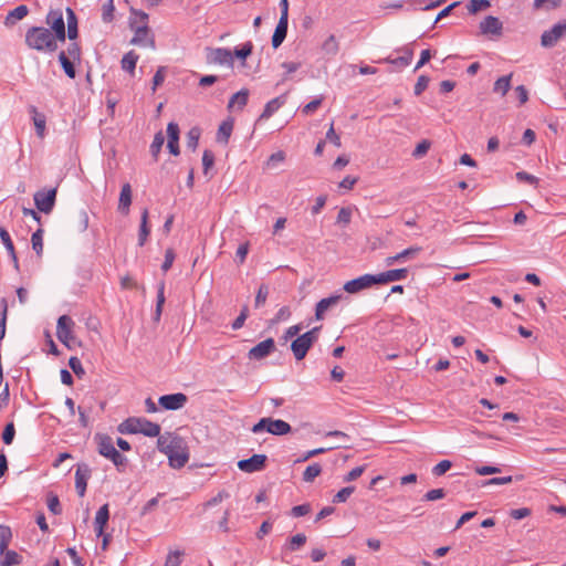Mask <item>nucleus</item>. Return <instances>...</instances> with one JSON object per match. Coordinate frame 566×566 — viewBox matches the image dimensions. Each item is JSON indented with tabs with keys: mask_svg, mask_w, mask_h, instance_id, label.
<instances>
[{
	"mask_svg": "<svg viewBox=\"0 0 566 566\" xmlns=\"http://www.w3.org/2000/svg\"><path fill=\"white\" fill-rule=\"evenodd\" d=\"M60 40L44 27H30L25 31L24 43L28 49L40 53H53L57 50Z\"/></svg>",
	"mask_w": 566,
	"mask_h": 566,
	"instance_id": "1",
	"label": "nucleus"
},
{
	"mask_svg": "<svg viewBox=\"0 0 566 566\" xmlns=\"http://www.w3.org/2000/svg\"><path fill=\"white\" fill-rule=\"evenodd\" d=\"M130 13L134 18L129 19V28L134 31V36L130 40V44L147 46L154 50L156 48L155 38L148 28V14L144 11H138L134 8L130 9Z\"/></svg>",
	"mask_w": 566,
	"mask_h": 566,
	"instance_id": "2",
	"label": "nucleus"
},
{
	"mask_svg": "<svg viewBox=\"0 0 566 566\" xmlns=\"http://www.w3.org/2000/svg\"><path fill=\"white\" fill-rule=\"evenodd\" d=\"M117 429L123 434L142 433L150 438L158 437L160 434V426L145 418H127L118 426Z\"/></svg>",
	"mask_w": 566,
	"mask_h": 566,
	"instance_id": "3",
	"label": "nucleus"
},
{
	"mask_svg": "<svg viewBox=\"0 0 566 566\" xmlns=\"http://www.w3.org/2000/svg\"><path fill=\"white\" fill-rule=\"evenodd\" d=\"M96 440L98 453L109 459L118 470L127 464V458L115 449L113 439L109 436L97 434Z\"/></svg>",
	"mask_w": 566,
	"mask_h": 566,
	"instance_id": "4",
	"label": "nucleus"
},
{
	"mask_svg": "<svg viewBox=\"0 0 566 566\" xmlns=\"http://www.w3.org/2000/svg\"><path fill=\"white\" fill-rule=\"evenodd\" d=\"M253 433H260L266 431L274 436H284L291 432L292 428L290 423L281 419L261 418L253 427Z\"/></svg>",
	"mask_w": 566,
	"mask_h": 566,
	"instance_id": "5",
	"label": "nucleus"
},
{
	"mask_svg": "<svg viewBox=\"0 0 566 566\" xmlns=\"http://www.w3.org/2000/svg\"><path fill=\"white\" fill-rule=\"evenodd\" d=\"M171 443H174V448H171V452L166 454L169 460V465L174 469H181L189 460L186 442L180 437H172Z\"/></svg>",
	"mask_w": 566,
	"mask_h": 566,
	"instance_id": "6",
	"label": "nucleus"
},
{
	"mask_svg": "<svg viewBox=\"0 0 566 566\" xmlns=\"http://www.w3.org/2000/svg\"><path fill=\"white\" fill-rule=\"evenodd\" d=\"M74 322L67 315H62L57 319L56 336L59 340L64 344L67 348L72 349L75 345L81 343L76 340L72 333V326Z\"/></svg>",
	"mask_w": 566,
	"mask_h": 566,
	"instance_id": "7",
	"label": "nucleus"
},
{
	"mask_svg": "<svg viewBox=\"0 0 566 566\" xmlns=\"http://www.w3.org/2000/svg\"><path fill=\"white\" fill-rule=\"evenodd\" d=\"M45 23L49 25L48 29L51 30V32L60 40V42L65 41V21L61 8L51 9L45 17Z\"/></svg>",
	"mask_w": 566,
	"mask_h": 566,
	"instance_id": "8",
	"label": "nucleus"
},
{
	"mask_svg": "<svg viewBox=\"0 0 566 566\" xmlns=\"http://www.w3.org/2000/svg\"><path fill=\"white\" fill-rule=\"evenodd\" d=\"M56 192V188L36 191L33 196L36 209L43 213H50L55 206Z\"/></svg>",
	"mask_w": 566,
	"mask_h": 566,
	"instance_id": "9",
	"label": "nucleus"
},
{
	"mask_svg": "<svg viewBox=\"0 0 566 566\" xmlns=\"http://www.w3.org/2000/svg\"><path fill=\"white\" fill-rule=\"evenodd\" d=\"M206 61L208 64L228 65L233 67V54L226 48H207Z\"/></svg>",
	"mask_w": 566,
	"mask_h": 566,
	"instance_id": "10",
	"label": "nucleus"
},
{
	"mask_svg": "<svg viewBox=\"0 0 566 566\" xmlns=\"http://www.w3.org/2000/svg\"><path fill=\"white\" fill-rule=\"evenodd\" d=\"M564 36H566V20L559 21L549 30L544 31L541 36V44L544 48H553Z\"/></svg>",
	"mask_w": 566,
	"mask_h": 566,
	"instance_id": "11",
	"label": "nucleus"
},
{
	"mask_svg": "<svg viewBox=\"0 0 566 566\" xmlns=\"http://www.w3.org/2000/svg\"><path fill=\"white\" fill-rule=\"evenodd\" d=\"M268 457L265 454H253L249 459H243L238 462V468L247 473L262 471L265 468Z\"/></svg>",
	"mask_w": 566,
	"mask_h": 566,
	"instance_id": "12",
	"label": "nucleus"
},
{
	"mask_svg": "<svg viewBox=\"0 0 566 566\" xmlns=\"http://www.w3.org/2000/svg\"><path fill=\"white\" fill-rule=\"evenodd\" d=\"M376 284L374 274H365L357 279L350 280L344 284V291L349 294L358 293L365 289Z\"/></svg>",
	"mask_w": 566,
	"mask_h": 566,
	"instance_id": "13",
	"label": "nucleus"
},
{
	"mask_svg": "<svg viewBox=\"0 0 566 566\" xmlns=\"http://www.w3.org/2000/svg\"><path fill=\"white\" fill-rule=\"evenodd\" d=\"M188 401V397L182 392L170 394L160 396L158 399V403L161 408L166 410H178L181 409L186 402Z\"/></svg>",
	"mask_w": 566,
	"mask_h": 566,
	"instance_id": "14",
	"label": "nucleus"
},
{
	"mask_svg": "<svg viewBox=\"0 0 566 566\" xmlns=\"http://www.w3.org/2000/svg\"><path fill=\"white\" fill-rule=\"evenodd\" d=\"M275 350V342L273 338H266L259 344H256L254 347H252L248 356L250 359L261 360L265 357H268L271 353Z\"/></svg>",
	"mask_w": 566,
	"mask_h": 566,
	"instance_id": "15",
	"label": "nucleus"
},
{
	"mask_svg": "<svg viewBox=\"0 0 566 566\" xmlns=\"http://www.w3.org/2000/svg\"><path fill=\"white\" fill-rule=\"evenodd\" d=\"M343 298V294H334L318 301L315 306V319L323 321L326 312L335 307Z\"/></svg>",
	"mask_w": 566,
	"mask_h": 566,
	"instance_id": "16",
	"label": "nucleus"
},
{
	"mask_svg": "<svg viewBox=\"0 0 566 566\" xmlns=\"http://www.w3.org/2000/svg\"><path fill=\"white\" fill-rule=\"evenodd\" d=\"M91 478V469L86 463L77 464L75 472V489L77 494L82 497L85 495L87 481Z\"/></svg>",
	"mask_w": 566,
	"mask_h": 566,
	"instance_id": "17",
	"label": "nucleus"
},
{
	"mask_svg": "<svg viewBox=\"0 0 566 566\" xmlns=\"http://www.w3.org/2000/svg\"><path fill=\"white\" fill-rule=\"evenodd\" d=\"M479 29L482 34L500 36L502 34L503 24L499 18L488 15L480 22Z\"/></svg>",
	"mask_w": 566,
	"mask_h": 566,
	"instance_id": "18",
	"label": "nucleus"
},
{
	"mask_svg": "<svg viewBox=\"0 0 566 566\" xmlns=\"http://www.w3.org/2000/svg\"><path fill=\"white\" fill-rule=\"evenodd\" d=\"M312 346L313 344L308 342V338L302 334L298 335L294 340H292L291 350L296 360H302L305 358L307 352L311 349Z\"/></svg>",
	"mask_w": 566,
	"mask_h": 566,
	"instance_id": "19",
	"label": "nucleus"
},
{
	"mask_svg": "<svg viewBox=\"0 0 566 566\" xmlns=\"http://www.w3.org/2000/svg\"><path fill=\"white\" fill-rule=\"evenodd\" d=\"M168 143L167 148L174 156L179 155V134L180 129L177 123L170 122L167 125Z\"/></svg>",
	"mask_w": 566,
	"mask_h": 566,
	"instance_id": "20",
	"label": "nucleus"
},
{
	"mask_svg": "<svg viewBox=\"0 0 566 566\" xmlns=\"http://www.w3.org/2000/svg\"><path fill=\"white\" fill-rule=\"evenodd\" d=\"M408 275V269H394L386 272L375 274L376 284H386L394 281L406 279Z\"/></svg>",
	"mask_w": 566,
	"mask_h": 566,
	"instance_id": "21",
	"label": "nucleus"
},
{
	"mask_svg": "<svg viewBox=\"0 0 566 566\" xmlns=\"http://www.w3.org/2000/svg\"><path fill=\"white\" fill-rule=\"evenodd\" d=\"M66 25L65 33L70 41H74L78 36L77 17L71 8L65 9Z\"/></svg>",
	"mask_w": 566,
	"mask_h": 566,
	"instance_id": "22",
	"label": "nucleus"
},
{
	"mask_svg": "<svg viewBox=\"0 0 566 566\" xmlns=\"http://www.w3.org/2000/svg\"><path fill=\"white\" fill-rule=\"evenodd\" d=\"M286 102V94H283L281 96H277L271 101H269L262 114L259 117V120L268 119L270 118L280 107H282Z\"/></svg>",
	"mask_w": 566,
	"mask_h": 566,
	"instance_id": "23",
	"label": "nucleus"
},
{
	"mask_svg": "<svg viewBox=\"0 0 566 566\" xmlns=\"http://www.w3.org/2000/svg\"><path fill=\"white\" fill-rule=\"evenodd\" d=\"M109 518V510L108 504L102 505L95 516L94 525L95 532L97 536H102L104 533V527L106 526Z\"/></svg>",
	"mask_w": 566,
	"mask_h": 566,
	"instance_id": "24",
	"label": "nucleus"
},
{
	"mask_svg": "<svg viewBox=\"0 0 566 566\" xmlns=\"http://www.w3.org/2000/svg\"><path fill=\"white\" fill-rule=\"evenodd\" d=\"M132 205V187L129 184H124L119 193L118 211L123 214H128Z\"/></svg>",
	"mask_w": 566,
	"mask_h": 566,
	"instance_id": "25",
	"label": "nucleus"
},
{
	"mask_svg": "<svg viewBox=\"0 0 566 566\" xmlns=\"http://www.w3.org/2000/svg\"><path fill=\"white\" fill-rule=\"evenodd\" d=\"M289 20L279 19V23L274 30L272 35V46L273 49H277L286 38L287 34Z\"/></svg>",
	"mask_w": 566,
	"mask_h": 566,
	"instance_id": "26",
	"label": "nucleus"
},
{
	"mask_svg": "<svg viewBox=\"0 0 566 566\" xmlns=\"http://www.w3.org/2000/svg\"><path fill=\"white\" fill-rule=\"evenodd\" d=\"M420 251H421L420 247H410V248L405 249L403 251L397 253L396 255L386 258L385 263H386L387 266H390V265H392L396 262H400L402 260H406V259H409V258H413Z\"/></svg>",
	"mask_w": 566,
	"mask_h": 566,
	"instance_id": "27",
	"label": "nucleus"
},
{
	"mask_svg": "<svg viewBox=\"0 0 566 566\" xmlns=\"http://www.w3.org/2000/svg\"><path fill=\"white\" fill-rule=\"evenodd\" d=\"M0 566H14L22 563V556L15 551H10L8 547L0 553Z\"/></svg>",
	"mask_w": 566,
	"mask_h": 566,
	"instance_id": "28",
	"label": "nucleus"
},
{
	"mask_svg": "<svg viewBox=\"0 0 566 566\" xmlns=\"http://www.w3.org/2000/svg\"><path fill=\"white\" fill-rule=\"evenodd\" d=\"M59 62L67 77L72 80L76 77L75 64L77 63V61H73L72 59H69V56L65 55L64 52H60Z\"/></svg>",
	"mask_w": 566,
	"mask_h": 566,
	"instance_id": "29",
	"label": "nucleus"
},
{
	"mask_svg": "<svg viewBox=\"0 0 566 566\" xmlns=\"http://www.w3.org/2000/svg\"><path fill=\"white\" fill-rule=\"evenodd\" d=\"M30 113L33 115L32 119H33V123H34V126H35L36 135L40 138H43L44 132H45V123H46L45 115L42 114V113H39L36 111L35 106H31L30 107Z\"/></svg>",
	"mask_w": 566,
	"mask_h": 566,
	"instance_id": "30",
	"label": "nucleus"
},
{
	"mask_svg": "<svg viewBox=\"0 0 566 566\" xmlns=\"http://www.w3.org/2000/svg\"><path fill=\"white\" fill-rule=\"evenodd\" d=\"M150 233V229L148 227V209H144L140 217V227L138 233V244L143 247Z\"/></svg>",
	"mask_w": 566,
	"mask_h": 566,
	"instance_id": "31",
	"label": "nucleus"
},
{
	"mask_svg": "<svg viewBox=\"0 0 566 566\" xmlns=\"http://www.w3.org/2000/svg\"><path fill=\"white\" fill-rule=\"evenodd\" d=\"M29 13V9L27 6L24 4H21V6H18L17 8H14L13 10H11L7 18H6V25H12L15 23V21L18 20H22L23 18H25Z\"/></svg>",
	"mask_w": 566,
	"mask_h": 566,
	"instance_id": "32",
	"label": "nucleus"
},
{
	"mask_svg": "<svg viewBox=\"0 0 566 566\" xmlns=\"http://www.w3.org/2000/svg\"><path fill=\"white\" fill-rule=\"evenodd\" d=\"M249 99V90L242 88L231 96L228 103V108H232L234 104H238V109L242 111Z\"/></svg>",
	"mask_w": 566,
	"mask_h": 566,
	"instance_id": "33",
	"label": "nucleus"
},
{
	"mask_svg": "<svg viewBox=\"0 0 566 566\" xmlns=\"http://www.w3.org/2000/svg\"><path fill=\"white\" fill-rule=\"evenodd\" d=\"M232 129L233 123L231 120L222 122L217 132V142L228 144Z\"/></svg>",
	"mask_w": 566,
	"mask_h": 566,
	"instance_id": "34",
	"label": "nucleus"
},
{
	"mask_svg": "<svg viewBox=\"0 0 566 566\" xmlns=\"http://www.w3.org/2000/svg\"><path fill=\"white\" fill-rule=\"evenodd\" d=\"M405 54L402 56H398L396 59H390V57H386L384 60V62H387V63H390V64H394V65H397V66H408L411 61H412V56H413V52L412 50L406 48L405 50Z\"/></svg>",
	"mask_w": 566,
	"mask_h": 566,
	"instance_id": "35",
	"label": "nucleus"
},
{
	"mask_svg": "<svg viewBox=\"0 0 566 566\" xmlns=\"http://www.w3.org/2000/svg\"><path fill=\"white\" fill-rule=\"evenodd\" d=\"M512 74L499 77L493 86V91L504 96L511 88Z\"/></svg>",
	"mask_w": 566,
	"mask_h": 566,
	"instance_id": "36",
	"label": "nucleus"
},
{
	"mask_svg": "<svg viewBox=\"0 0 566 566\" xmlns=\"http://www.w3.org/2000/svg\"><path fill=\"white\" fill-rule=\"evenodd\" d=\"M65 55L69 56V59H72L73 61H77V64L81 63L82 60V50L77 42L71 41L67 44L66 50H63Z\"/></svg>",
	"mask_w": 566,
	"mask_h": 566,
	"instance_id": "37",
	"label": "nucleus"
},
{
	"mask_svg": "<svg viewBox=\"0 0 566 566\" xmlns=\"http://www.w3.org/2000/svg\"><path fill=\"white\" fill-rule=\"evenodd\" d=\"M201 130L198 127H192L187 133L186 146L190 150L195 151L198 147Z\"/></svg>",
	"mask_w": 566,
	"mask_h": 566,
	"instance_id": "38",
	"label": "nucleus"
},
{
	"mask_svg": "<svg viewBox=\"0 0 566 566\" xmlns=\"http://www.w3.org/2000/svg\"><path fill=\"white\" fill-rule=\"evenodd\" d=\"M137 61H138V55L134 51H129L122 59L123 70L133 73L136 67Z\"/></svg>",
	"mask_w": 566,
	"mask_h": 566,
	"instance_id": "39",
	"label": "nucleus"
},
{
	"mask_svg": "<svg viewBox=\"0 0 566 566\" xmlns=\"http://www.w3.org/2000/svg\"><path fill=\"white\" fill-rule=\"evenodd\" d=\"M164 143H165V136H164L163 132L156 133L154 136V140L150 145V154L155 160L158 159V155L163 148Z\"/></svg>",
	"mask_w": 566,
	"mask_h": 566,
	"instance_id": "40",
	"label": "nucleus"
},
{
	"mask_svg": "<svg viewBox=\"0 0 566 566\" xmlns=\"http://www.w3.org/2000/svg\"><path fill=\"white\" fill-rule=\"evenodd\" d=\"M43 229L39 228L31 237L32 249L38 256H41L43 252Z\"/></svg>",
	"mask_w": 566,
	"mask_h": 566,
	"instance_id": "41",
	"label": "nucleus"
},
{
	"mask_svg": "<svg viewBox=\"0 0 566 566\" xmlns=\"http://www.w3.org/2000/svg\"><path fill=\"white\" fill-rule=\"evenodd\" d=\"M562 4V0H534L533 8L534 10H553L559 8Z\"/></svg>",
	"mask_w": 566,
	"mask_h": 566,
	"instance_id": "42",
	"label": "nucleus"
},
{
	"mask_svg": "<svg viewBox=\"0 0 566 566\" xmlns=\"http://www.w3.org/2000/svg\"><path fill=\"white\" fill-rule=\"evenodd\" d=\"M322 473V467L318 463L310 464L304 473H303V481L310 483L315 480L319 474Z\"/></svg>",
	"mask_w": 566,
	"mask_h": 566,
	"instance_id": "43",
	"label": "nucleus"
},
{
	"mask_svg": "<svg viewBox=\"0 0 566 566\" xmlns=\"http://www.w3.org/2000/svg\"><path fill=\"white\" fill-rule=\"evenodd\" d=\"M74 227L76 231L84 232L88 228V214L85 210L77 212L74 219Z\"/></svg>",
	"mask_w": 566,
	"mask_h": 566,
	"instance_id": "44",
	"label": "nucleus"
},
{
	"mask_svg": "<svg viewBox=\"0 0 566 566\" xmlns=\"http://www.w3.org/2000/svg\"><path fill=\"white\" fill-rule=\"evenodd\" d=\"M0 308H1V312H0V315H1V318H0V340H1L4 337V335H6L7 316H8V302H7L6 297H2L0 300Z\"/></svg>",
	"mask_w": 566,
	"mask_h": 566,
	"instance_id": "45",
	"label": "nucleus"
},
{
	"mask_svg": "<svg viewBox=\"0 0 566 566\" xmlns=\"http://www.w3.org/2000/svg\"><path fill=\"white\" fill-rule=\"evenodd\" d=\"M322 49L323 51L326 53V54H329V55H336L338 50H339V45H338V42L335 38V35H329L323 43L322 45Z\"/></svg>",
	"mask_w": 566,
	"mask_h": 566,
	"instance_id": "46",
	"label": "nucleus"
},
{
	"mask_svg": "<svg viewBox=\"0 0 566 566\" xmlns=\"http://www.w3.org/2000/svg\"><path fill=\"white\" fill-rule=\"evenodd\" d=\"M164 292H165V284H164V282H161L158 286L157 303H156V310H155V316H154L155 321H159L161 312H163V306L165 304Z\"/></svg>",
	"mask_w": 566,
	"mask_h": 566,
	"instance_id": "47",
	"label": "nucleus"
},
{
	"mask_svg": "<svg viewBox=\"0 0 566 566\" xmlns=\"http://www.w3.org/2000/svg\"><path fill=\"white\" fill-rule=\"evenodd\" d=\"M12 537L11 528L7 525H0V553L8 547Z\"/></svg>",
	"mask_w": 566,
	"mask_h": 566,
	"instance_id": "48",
	"label": "nucleus"
},
{
	"mask_svg": "<svg viewBox=\"0 0 566 566\" xmlns=\"http://www.w3.org/2000/svg\"><path fill=\"white\" fill-rule=\"evenodd\" d=\"M306 543V536L303 533L296 534L290 538L286 548L291 552L300 549Z\"/></svg>",
	"mask_w": 566,
	"mask_h": 566,
	"instance_id": "49",
	"label": "nucleus"
},
{
	"mask_svg": "<svg viewBox=\"0 0 566 566\" xmlns=\"http://www.w3.org/2000/svg\"><path fill=\"white\" fill-rule=\"evenodd\" d=\"M114 0H108L102 8V20L106 23L112 22L114 19Z\"/></svg>",
	"mask_w": 566,
	"mask_h": 566,
	"instance_id": "50",
	"label": "nucleus"
},
{
	"mask_svg": "<svg viewBox=\"0 0 566 566\" xmlns=\"http://www.w3.org/2000/svg\"><path fill=\"white\" fill-rule=\"evenodd\" d=\"M269 296V286L266 284H261L255 295L254 305L255 307L263 306Z\"/></svg>",
	"mask_w": 566,
	"mask_h": 566,
	"instance_id": "51",
	"label": "nucleus"
},
{
	"mask_svg": "<svg viewBox=\"0 0 566 566\" xmlns=\"http://www.w3.org/2000/svg\"><path fill=\"white\" fill-rule=\"evenodd\" d=\"M490 7L489 0H470V2L467 4V9L469 13L474 14L483 9H486Z\"/></svg>",
	"mask_w": 566,
	"mask_h": 566,
	"instance_id": "52",
	"label": "nucleus"
},
{
	"mask_svg": "<svg viewBox=\"0 0 566 566\" xmlns=\"http://www.w3.org/2000/svg\"><path fill=\"white\" fill-rule=\"evenodd\" d=\"M285 160V153L283 150H279L274 154H272L266 163H265V167L266 168H275L279 164H282L283 161Z\"/></svg>",
	"mask_w": 566,
	"mask_h": 566,
	"instance_id": "53",
	"label": "nucleus"
},
{
	"mask_svg": "<svg viewBox=\"0 0 566 566\" xmlns=\"http://www.w3.org/2000/svg\"><path fill=\"white\" fill-rule=\"evenodd\" d=\"M355 486H346L339 490L333 497V503H344L354 493Z\"/></svg>",
	"mask_w": 566,
	"mask_h": 566,
	"instance_id": "54",
	"label": "nucleus"
},
{
	"mask_svg": "<svg viewBox=\"0 0 566 566\" xmlns=\"http://www.w3.org/2000/svg\"><path fill=\"white\" fill-rule=\"evenodd\" d=\"M253 50V43L251 41L245 42L240 49H235L232 53L235 57L244 61Z\"/></svg>",
	"mask_w": 566,
	"mask_h": 566,
	"instance_id": "55",
	"label": "nucleus"
},
{
	"mask_svg": "<svg viewBox=\"0 0 566 566\" xmlns=\"http://www.w3.org/2000/svg\"><path fill=\"white\" fill-rule=\"evenodd\" d=\"M291 316V310L289 306H282L275 316L270 319V326H273L282 321H286Z\"/></svg>",
	"mask_w": 566,
	"mask_h": 566,
	"instance_id": "56",
	"label": "nucleus"
},
{
	"mask_svg": "<svg viewBox=\"0 0 566 566\" xmlns=\"http://www.w3.org/2000/svg\"><path fill=\"white\" fill-rule=\"evenodd\" d=\"M430 146H431L430 140H428V139H423V140H421V142L416 146V148L413 149V151H412V156H413L415 158H421V157H423V156L428 153V150L430 149Z\"/></svg>",
	"mask_w": 566,
	"mask_h": 566,
	"instance_id": "57",
	"label": "nucleus"
},
{
	"mask_svg": "<svg viewBox=\"0 0 566 566\" xmlns=\"http://www.w3.org/2000/svg\"><path fill=\"white\" fill-rule=\"evenodd\" d=\"M69 366L77 377L81 378L85 375V370L82 366V363L76 356H72L69 359Z\"/></svg>",
	"mask_w": 566,
	"mask_h": 566,
	"instance_id": "58",
	"label": "nucleus"
},
{
	"mask_svg": "<svg viewBox=\"0 0 566 566\" xmlns=\"http://www.w3.org/2000/svg\"><path fill=\"white\" fill-rule=\"evenodd\" d=\"M15 436V428L13 422H9L6 424L3 432H2V441L6 444H11Z\"/></svg>",
	"mask_w": 566,
	"mask_h": 566,
	"instance_id": "59",
	"label": "nucleus"
},
{
	"mask_svg": "<svg viewBox=\"0 0 566 566\" xmlns=\"http://www.w3.org/2000/svg\"><path fill=\"white\" fill-rule=\"evenodd\" d=\"M0 239L3 243V245L6 247L7 251L9 252V254H13V251H14L13 242L10 238L9 232L3 227H0Z\"/></svg>",
	"mask_w": 566,
	"mask_h": 566,
	"instance_id": "60",
	"label": "nucleus"
},
{
	"mask_svg": "<svg viewBox=\"0 0 566 566\" xmlns=\"http://www.w3.org/2000/svg\"><path fill=\"white\" fill-rule=\"evenodd\" d=\"M452 467V463L451 461L449 460H442L440 461L438 464H436L433 468H432V474L436 475V476H441L443 475L447 471H449Z\"/></svg>",
	"mask_w": 566,
	"mask_h": 566,
	"instance_id": "61",
	"label": "nucleus"
},
{
	"mask_svg": "<svg viewBox=\"0 0 566 566\" xmlns=\"http://www.w3.org/2000/svg\"><path fill=\"white\" fill-rule=\"evenodd\" d=\"M172 446H174V443H171V438L158 436L157 447L160 452H163L165 454H167L168 452H171V448H174Z\"/></svg>",
	"mask_w": 566,
	"mask_h": 566,
	"instance_id": "62",
	"label": "nucleus"
},
{
	"mask_svg": "<svg viewBox=\"0 0 566 566\" xmlns=\"http://www.w3.org/2000/svg\"><path fill=\"white\" fill-rule=\"evenodd\" d=\"M430 78L427 75H420L417 80V83L413 88V93L416 96L422 94V92L428 87Z\"/></svg>",
	"mask_w": 566,
	"mask_h": 566,
	"instance_id": "63",
	"label": "nucleus"
},
{
	"mask_svg": "<svg viewBox=\"0 0 566 566\" xmlns=\"http://www.w3.org/2000/svg\"><path fill=\"white\" fill-rule=\"evenodd\" d=\"M182 552H170L166 558L165 566H180Z\"/></svg>",
	"mask_w": 566,
	"mask_h": 566,
	"instance_id": "64",
	"label": "nucleus"
}]
</instances>
